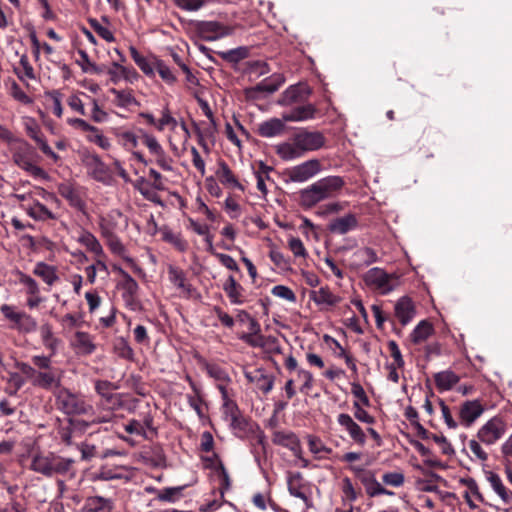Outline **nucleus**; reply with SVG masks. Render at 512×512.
Returning a JSON list of instances; mask_svg holds the SVG:
<instances>
[{
    "label": "nucleus",
    "instance_id": "63",
    "mask_svg": "<svg viewBox=\"0 0 512 512\" xmlns=\"http://www.w3.org/2000/svg\"><path fill=\"white\" fill-rule=\"evenodd\" d=\"M354 417L362 423L372 425L375 423V418L369 414L358 401L353 402Z\"/></svg>",
    "mask_w": 512,
    "mask_h": 512
},
{
    "label": "nucleus",
    "instance_id": "9",
    "mask_svg": "<svg viewBox=\"0 0 512 512\" xmlns=\"http://www.w3.org/2000/svg\"><path fill=\"white\" fill-rule=\"evenodd\" d=\"M14 275L17 277V283L25 288V293L28 296L26 302L27 307L30 309L37 308L43 302L37 281L21 270H15Z\"/></svg>",
    "mask_w": 512,
    "mask_h": 512
},
{
    "label": "nucleus",
    "instance_id": "8",
    "mask_svg": "<svg viewBox=\"0 0 512 512\" xmlns=\"http://www.w3.org/2000/svg\"><path fill=\"white\" fill-rule=\"evenodd\" d=\"M506 430L505 420L500 416H494L479 428L477 438L482 444L491 446L505 435Z\"/></svg>",
    "mask_w": 512,
    "mask_h": 512
},
{
    "label": "nucleus",
    "instance_id": "61",
    "mask_svg": "<svg viewBox=\"0 0 512 512\" xmlns=\"http://www.w3.org/2000/svg\"><path fill=\"white\" fill-rule=\"evenodd\" d=\"M89 23L93 30L105 41L111 43L115 41L113 32L108 26L100 24L96 19L89 20Z\"/></svg>",
    "mask_w": 512,
    "mask_h": 512
},
{
    "label": "nucleus",
    "instance_id": "2",
    "mask_svg": "<svg viewBox=\"0 0 512 512\" xmlns=\"http://www.w3.org/2000/svg\"><path fill=\"white\" fill-rule=\"evenodd\" d=\"M325 136L320 131L300 129L292 137V142L280 143L276 146L278 156L285 161L303 156L308 151H316L325 145Z\"/></svg>",
    "mask_w": 512,
    "mask_h": 512
},
{
    "label": "nucleus",
    "instance_id": "60",
    "mask_svg": "<svg viewBox=\"0 0 512 512\" xmlns=\"http://www.w3.org/2000/svg\"><path fill=\"white\" fill-rule=\"evenodd\" d=\"M247 49L245 47H238L227 51L219 52V56L229 62H238L247 56Z\"/></svg>",
    "mask_w": 512,
    "mask_h": 512
},
{
    "label": "nucleus",
    "instance_id": "11",
    "mask_svg": "<svg viewBox=\"0 0 512 512\" xmlns=\"http://www.w3.org/2000/svg\"><path fill=\"white\" fill-rule=\"evenodd\" d=\"M25 130L27 135L36 142L44 155L52 159L54 163H58L60 161V156L51 149L40 126L34 119H28L25 123Z\"/></svg>",
    "mask_w": 512,
    "mask_h": 512
},
{
    "label": "nucleus",
    "instance_id": "29",
    "mask_svg": "<svg viewBox=\"0 0 512 512\" xmlns=\"http://www.w3.org/2000/svg\"><path fill=\"white\" fill-rule=\"evenodd\" d=\"M285 122L283 118H271L258 125L257 133L264 138L279 136L285 131Z\"/></svg>",
    "mask_w": 512,
    "mask_h": 512
},
{
    "label": "nucleus",
    "instance_id": "54",
    "mask_svg": "<svg viewBox=\"0 0 512 512\" xmlns=\"http://www.w3.org/2000/svg\"><path fill=\"white\" fill-rule=\"evenodd\" d=\"M129 51L132 59L144 74L148 76L154 74V69L146 57L141 55L134 46H130Z\"/></svg>",
    "mask_w": 512,
    "mask_h": 512
},
{
    "label": "nucleus",
    "instance_id": "50",
    "mask_svg": "<svg viewBox=\"0 0 512 512\" xmlns=\"http://www.w3.org/2000/svg\"><path fill=\"white\" fill-rule=\"evenodd\" d=\"M186 380L189 382L191 389L195 393L194 395H190V394L187 395L188 404L198 414V416L201 417L202 416V408H201L202 399L200 397V391H199L196 383L192 380V378L189 375L186 376Z\"/></svg>",
    "mask_w": 512,
    "mask_h": 512
},
{
    "label": "nucleus",
    "instance_id": "59",
    "mask_svg": "<svg viewBox=\"0 0 512 512\" xmlns=\"http://www.w3.org/2000/svg\"><path fill=\"white\" fill-rule=\"evenodd\" d=\"M226 406L229 408V420H230V426L233 429H244L245 426V420L241 417L238 408L234 403H228L226 402Z\"/></svg>",
    "mask_w": 512,
    "mask_h": 512
},
{
    "label": "nucleus",
    "instance_id": "12",
    "mask_svg": "<svg viewBox=\"0 0 512 512\" xmlns=\"http://www.w3.org/2000/svg\"><path fill=\"white\" fill-rule=\"evenodd\" d=\"M365 281L374 286L381 294H388L395 288L396 279L380 268H371L365 275Z\"/></svg>",
    "mask_w": 512,
    "mask_h": 512
},
{
    "label": "nucleus",
    "instance_id": "4",
    "mask_svg": "<svg viewBox=\"0 0 512 512\" xmlns=\"http://www.w3.org/2000/svg\"><path fill=\"white\" fill-rule=\"evenodd\" d=\"M15 146L11 148L12 160L16 166L35 178L48 179V173L36 164L37 154L34 148L25 140L15 138Z\"/></svg>",
    "mask_w": 512,
    "mask_h": 512
},
{
    "label": "nucleus",
    "instance_id": "37",
    "mask_svg": "<svg viewBox=\"0 0 512 512\" xmlns=\"http://www.w3.org/2000/svg\"><path fill=\"white\" fill-rule=\"evenodd\" d=\"M459 376L452 370H445L434 375V381L439 391H448L459 382Z\"/></svg>",
    "mask_w": 512,
    "mask_h": 512
},
{
    "label": "nucleus",
    "instance_id": "10",
    "mask_svg": "<svg viewBox=\"0 0 512 512\" xmlns=\"http://www.w3.org/2000/svg\"><path fill=\"white\" fill-rule=\"evenodd\" d=\"M57 192L68 204L81 213H86V202L80 188L72 182H61L57 186Z\"/></svg>",
    "mask_w": 512,
    "mask_h": 512
},
{
    "label": "nucleus",
    "instance_id": "53",
    "mask_svg": "<svg viewBox=\"0 0 512 512\" xmlns=\"http://www.w3.org/2000/svg\"><path fill=\"white\" fill-rule=\"evenodd\" d=\"M45 98L51 101V111L52 113L61 118L63 115V107H62V93L59 90H50L44 93Z\"/></svg>",
    "mask_w": 512,
    "mask_h": 512
},
{
    "label": "nucleus",
    "instance_id": "14",
    "mask_svg": "<svg viewBox=\"0 0 512 512\" xmlns=\"http://www.w3.org/2000/svg\"><path fill=\"white\" fill-rule=\"evenodd\" d=\"M320 162L317 159L305 161L287 170V176L292 182H305L319 173Z\"/></svg>",
    "mask_w": 512,
    "mask_h": 512
},
{
    "label": "nucleus",
    "instance_id": "5",
    "mask_svg": "<svg viewBox=\"0 0 512 512\" xmlns=\"http://www.w3.org/2000/svg\"><path fill=\"white\" fill-rule=\"evenodd\" d=\"M56 405L67 415H89L93 406L82 395L71 392L68 388L60 387L55 393Z\"/></svg>",
    "mask_w": 512,
    "mask_h": 512
},
{
    "label": "nucleus",
    "instance_id": "35",
    "mask_svg": "<svg viewBox=\"0 0 512 512\" xmlns=\"http://www.w3.org/2000/svg\"><path fill=\"white\" fill-rule=\"evenodd\" d=\"M299 196L300 204L305 208H311L326 199L315 183L301 190Z\"/></svg>",
    "mask_w": 512,
    "mask_h": 512
},
{
    "label": "nucleus",
    "instance_id": "25",
    "mask_svg": "<svg viewBox=\"0 0 512 512\" xmlns=\"http://www.w3.org/2000/svg\"><path fill=\"white\" fill-rule=\"evenodd\" d=\"M317 112L315 105L308 103L293 107L289 112L283 114V120L286 122H301L313 119Z\"/></svg>",
    "mask_w": 512,
    "mask_h": 512
},
{
    "label": "nucleus",
    "instance_id": "33",
    "mask_svg": "<svg viewBox=\"0 0 512 512\" xmlns=\"http://www.w3.org/2000/svg\"><path fill=\"white\" fill-rule=\"evenodd\" d=\"M32 273L41 278L48 286L54 285L59 280L56 267L45 262H37Z\"/></svg>",
    "mask_w": 512,
    "mask_h": 512
},
{
    "label": "nucleus",
    "instance_id": "46",
    "mask_svg": "<svg viewBox=\"0 0 512 512\" xmlns=\"http://www.w3.org/2000/svg\"><path fill=\"white\" fill-rule=\"evenodd\" d=\"M189 227L198 235L204 236L205 243L207 245V251L213 253V235L210 233V228L206 224H201L194 219H189Z\"/></svg>",
    "mask_w": 512,
    "mask_h": 512
},
{
    "label": "nucleus",
    "instance_id": "43",
    "mask_svg": "<svg viewBox=\"0 0 512 512\" xmlns=\"http://www.w3.org/2000/svg\"><path fill=\"white\" fill-rule=\"evenodd\" d=\"M434 329L432 324L427 320L420 321L410 334L411 341L419 344L429 338Z\"/></svg>",
    "mask_w": 512,
    "mask_h": 512
},
{
    "label": "nucleus",
    "instance_id": "32",
    "mask_svg": "<svg viewBox=\"0 0 512 512\" xmlns=\"http://www.w3.org/2000/svg\"><path fill=\"white\" fill-rule=\"evenodd\" d=\"M78 243L83 245L96 257H105L103 247L96 236L88 230L83 229L77 238Z\"/></svg>",
    "mask_w": 512,
    "mask_h": 512
},
{
    "label": "nucleus",
    "instance_id": "20",
    "mask_svg": "<svg viewBox=\"0 0 512 512\" xmlns=\"http://www.w3.org/2000/svg\"><path fill=\"white\" fill-rule=\"evenodd\" d=\"M484 412L479 400H467L459 408V419L465 427L471 426Z\"/></svg>",
    "mask_w": 512,
    "mask_h": 512
},
{
    "label": "nucleus",
    "instance_id": "47",
    "mask_svg": "<svg viewBox=\"0 0 512 512\" xmlns=\"http://www.w3.org/2000/svg\"><path fill=\"white\" fill-rule=\"evenodd\" d=\"M14 72L21 81H25L26 79L34 80L36 78L34 68L30 64L26 54L20 57L19 67H15Z\"/></svg>",
    "mask_w": 512,
    "mask_h": 512
},
{
    "label": "nucleus",
    "instance_id": "62",
    "mask_svg": "<svg viewBox=\"0 0 512 512\" xmlns=\"http://www.w3.org/2000/svg\"><path fill=\"white\" fill-rule=\"evenodd\" d=\"M141 133V139L143 143L146 145V147L149 149L150 153L153 155L161 154L162 146L157 141L156 137H154L151 134H148L147 132L140 130Z\"/></svg>",
    "mask_w": 512,
    "mask_h": 512
},
{
    "label": "nucleus",
    "instance_id": "21",
    "mask_svg": "<svg viewBox=\"0 0 512 512\" xmlns=\"http://www.w3.org/2000/svg\"><path fill=\"white\" fill-rule=\"evenodd\" d=\"M394 314L403 326L409 324L416 314L412 299L408 296L399 298L394 306Z\"/></svg>",
    "mask_w": 512,
    "mask_h": 512
},
{
    "label": "nucleus",
    "instance_id": "22",
    "mask_svg": "<svg viewBox=\"0 0 512 512\" xmlns=\"http://www.w3.org/2000/svg\"><path fill=\"white\" fill-rule=\"evenodd\" d=\"M309 296L310 299L320 307V310H327L341 301V298L332 293L328 287H321L318 290H313L310 292Z\"/></svg>",
    "mask_w": 512,
    "mask_h": 512
},
{
    "label": "nucleus",
    "instance_id": "57",
    "mask_svg": "<svg viewBox=\"0 0 512 512\" xmlns=\"http://www.w3.org/2000/svg\"><path fill=\"white\" fill-rule=\"evenodd\" d=\"M95 130V132L87 131V141L98 145L100 148L104 150H108L111 147L110 140L103 135V133L98 127L95 126Z\"/></svg>",
    "mask_w": 512,
    "mask_h": 512
},
{
    "label": "nucleus",
    "instance_id": "26",
    "mask_svg": "<svg viewBox=\"0 0 512 512\" xmlns=\"http://www.w3.org/2000/svg\"><path fill=\"white\" fill-rule=\"evenodd\" d=\"M357 226L358 220L356 216L352 213H348L342 217L333 219L328 225V230L331 233L343 235L356 229Z\"/></svg>",
    "mask_w": 512,
    "mask_h": 512
},
{
    "label": "nucleus",
    "instance_id": "1",
    "mask_svg": "<svg viewBox=\"0 0 512 512\" xmlns=\"http://www.w3.org/2000/svg\"><path fill=\"white\" fill-rule=\"evenodd\" d=\"M52 357L33 355L31 364L16 362L15 366L33 387L53 391L61 387L63 371L52 366Z\"/></svg>",
    "mask_w": 512,
    "mask_h": 512
},
{
    "label": "nucleus",
    "instance_id": "28",
    "mask_svg": "<svg viewBox=\"0 0 512 512\" xmlns=\"http://www.w3.org/2000/svg\"><path fill=\"white\" fill-rule=\"evenodd\" d=\"M345 182L340 176H328L315 182L326 199L333 197L344 186Z\"/></svg>",
    "mask_w": 512,
    "mask_h": 512
},
{
    "label": "nucleus",
    "instance_id": "51",
    "mask_svg": "<svg viewBox=\"0 0 512 512\" xmlns=\"http://www.w3.org/2000/svg\"><path fill=\"white\" fill-rule=\"evenodd\" d=\"M185 487L186 485L163 488L157 491L156 498L162 502H175L181 497Z\"/></svg>",
    "mask_w": 512,
    "mask_h": 512
},
{
    "label": "nucleus",
    "instance_id": "24",
    "mask_svg": "<svg viewBox=\"0 0 512 512\" xmlns=\"http://www.w3.org/2000/svg\"><path fill=\"white\" fill-rule=\"evenodd\" d=\"M85 165L89 170V174L99 182H107L109 179L108 167L97 154L87 156Z\"/></svg>",
    "mask_w": 512,
    "mask_h": 512
},
{
    "label": "nucleus",
    "instance_id": "36",
    "mask_svg": "<svg viewBox=\"0 0 512 512\" xmlns=\"http://www.w3.org/2000/svg\"><path fill=\"white\" fill-rule=\"evenodd\" d=\"M113 508L112 501L101 496H91L85 500L83 512H110Z\"/></svg>",
    "mask_w": 512,
    "mask_h": 512
},
{
    "label": "nucleus",
    "instance_id": "13",
    "mask_svg": "<svg viewBox=\"0 0 512 512\" xmlns=\"http://www.w3.org/2000/svg\"><path fill=\"white\" fill-rule=\"evenodd\" d=\"M195 27L199 37L205 41H215L232 32L231 28L217 21H200Z\"/></svg>",
    "mask_w": 512,
    "mask_h": 512
},
{
    "label": "nucleus",
    "instance_id": "7",
    "mask_svg": "<svg viewBox=\"0 0 512 512\" xmlns=\"http://www.w3.org/2000/svg\"><path fill=\"white\" fill-rule=\"evenodd\" d=\"M248 332H242L237 335V338L252 348H265L270 346L271 349L277 353L280 352L281 348L277 338L274 336H264L261 333L260 323L253 318L248 323Z\"/></svg>",
    "mask_w": 512,
    "mask_h": 512
},
{
    "label": "nucleus",
    "instance_id": "6",
    "mask_svg": "<svg viewBox=\"0 0 512 512\" xmlns=\"http://www.w3.org/2000/svg\"><path fill=\"white\" fill-rule=\"evenodd\" d=\"M0 312L4 319L10 323V327L19 333L29 334L37 329L36 319L25 311L17 310L13 305L2 304Z\"/></svg>",
    "mask_w": 512,
    "mask_h": 512
},
{
    "label": "nucleus",
    "instance_id": "19",
    "mask_svg": "<svg viewBox=\"0 0 512 512\" xmlns=\"http://www.w3.org/2000/svg\"><path fill=\"white\" fill-rule=\"evenodd\" d=\"M121 222H124V225L127 226V218L118 209H113L106 215L99 217L98 225L101 236L115 234Z\"/></svg>",
    "mask_w": 512,
    "mask_h": 512
},
{
    "label": "nucleus",
    "instance_id": "27",
    "mask_svg": "<svg viewBox=\"0 0 512 512\" xmlns=\"http://www.w3.org/2000/svg\"><path fill=\"white\" fill-rule=\"evenodd\" d=\"M216 176L221 184L228 188H235L242 192H244V186L239 182L237 177L234 175L228 164L220 160L218 162V169L216 171Z\"/></svg>",
    "mask_w": 512,
    "mask_h": 512
},
{
    "label": "nucleus",
    "instance_id": "58",
    "mask_svg": "<svg viewBox=\"0 0 512 512\" xmlns=\"http://www.w3.org/2000/svg\"><path fill=\"white\" fill-rule=\"evenodd\" d=\"M354 255L361 262V264L366 266H369L378 260L377 253L370 247L360 248L355 252Z\"/></svg>",
    "mask_w": 512,
    "mask_h": 512
},
{
    "label": "nucleus",
    "instance_id": "17",
    "mask_svg": "<svg viewBox=\"0 0 512 512\" xmlns=\"http://www.w3.org/2000/svg\"><path fill=\"white\" fill-rule=\"evenodd\" d=\"M168 279L178 290H180V294L183 297L192 298L197 294L196 288L187 280L186 273L181 268L169 265Z\"/></svg>",
    "mask_w": 512,
    "mask_h": 512
},
{
    "label": "nucleus",
    "instance_id": "16",
    "mask_svg": "<svg viewBox=\"0 0 512 512\" xmlns=\"http://www.w3.org/2000/svg\"><path fill=\"white\" fill-rule=\"evenodd\" d=\"M306 484L300 472H289L287 474V489L291 496L299 498L303 501L305 509L313 508L311 498L306 494Z\"/></svg>",
    "mask_w": 512,
    "mask_h": 512
},
{
    "label": "nucleus",
    "instance_id": "41",
    "mask_svg": "<svg viewBox=\"0 0 512 512\" xmlns=\"http://www.w3.org/2000/svg\"><path fill=\"white\" fill-rule=\"evenodd\" d=\"M359 480L362 483V485L365 488L366 494L373 498L376 496H380V492H383L382 485L378 482L375 475L368 471L367 473H364L359 476Z\"/></svg>",
    "mask_w": 512,
    "mask_h": 512
},
{
    "label": "nucleus",
    "instance_id": "38",
    "mask_svg": "<svg viewBox=\"0 0 512 512\" xmlns=\"http://www.w3.org/2000/svg\"><path fill=\"white\" fill-rule=\"evenodd\" d=\"M40 336L44 347L50 351L49 356H55L60 341L54 336L52 326L49 323L41 325Z\"/></svg>",
    "mask_w": 512,
    "mask_h": 512
},
{
    "label": "nucleus",
    "instance_id": "39",
    "mask_svg": "<svg viewBox=\"0 0 512 512\" xmlns=\"http://www.w3.org/2000/svg\"><path fill=\"white\" fill-rule=\"evenodd\" d=\"M74 346L77 349L78 353L83 355H90L96 349V346L93 342L91 335L82 331H78L75 333Z\"/></svg>",
    "mask_w": 512,
    "mask_h": 512
},
{
    "label": "nucleus",
    "instance_id": "34",
    "mask_svg": "<svg viewBox=\"0 0 512 512\" xmlns=\"http://www.w3.org/2000/svg\"><path fill=\"white\" fill-rule=\"evenodd\" d=\"M273 443L290 449L295 453V455H297V453L300 451L299 439L293 432H274Z\"/></svg>",
    "mask_w": 512,
    "mask_h": 512
},
{
    "label": "nucleus",
    "instance_id": "52",
    "mask_svg": "<svg viewBox=\"0 0 512 512\" xmlns=\"http://www.w3.org/2000/svg\"><path fill=\"white\" fill-rule=\"evenodd\" d=\"M115 389L113 383L107 380H97L95 382V391L102 397L106 403H111L116 395L112 393Z\"/></svg>",
    "mask_w": 512,
    "mask_h": 512
},
{
    "label": "nucleus",
    "instance_id": "49",
    "mask_svg": "<svg viewBox=\"0 0 512 512\" xmlns=\"http://www.w3.org/2000/svg\"><path fill=\"white\" fill-rule=\"evenodd\" d=\"M204 368H205V371L207 372V374L211 378L215 379L216 381L226 383V384L231 382V378L229 377L226 370L223 369L222 367H220L219 365L214 364V363L205 362Z\"/></svg>",
    "mask_w": 512,
    "mask_h": 512
},
{
    "label": "nucleus",
    "instance_id": "44",
    "mask_svg": "<svg viewBox=\"0 0 512 512\" xmlns=\"http://www.w3.org/2000/svg\"><path fill=\"white\" fill-rule=\"evenodd\" d=\"M106 242V245L109 247L110 251L113 254H116L123 259H125L129 263H134L133 259L125 256L126 248L120 238L115 234L102 236Z\"/></svg>",
    "mask_w": 512,
    "mask_h": 512
},
{
    "label": "nucleus",
    "instance_id": "40",
    "mask_svg": "<svg viewBox=\"0 0 512 512\" xmlns=\"http://www.w3.org/2000/svg\"><path fill=\"white\" fill-rule=\"evenodd\" d=\"M109 92L114 95L115 99L113 102L117 107L129 108L133 105H139V102L134 97L131 89L119 90L111 88Z\"/></svg>",
    "mask_w": 512,
    "mask_h": 512
},
{
    "label": "nucleus",
    "instance_id": "31",
    "mask_svg": "<svg viewBox=\"0 0 512 512\" xmlns=\"http://www.w3.org/2000/svg\"><path fill=\"white\" fill-rule=\"evenodd\" d=\"M223 290L233 305H241L245 302L243 295V287L235 280L233 276H229L223 284Z\"/></svg>",
    "mask_w": 512,
    "mask_h": 512
},
{
    "label": "nucleus",
    "instance_id": "45",
    "mask_svg": "<svg viewBox=\"0 0 512 512\" xmlns=\"http://www.w3.org/2000/svg\"><path fill=\"white\" fill-rule=\"evenodd\" d=\"M487 480L490 483L492 489L497 495L504 501L509 502L512 499V495L508 493L506 487L502 483L500 476L494 472L487 473Z\"/></svg>",
    "mask_w": 512,
    "mask_h": 512
},
{
    "label": "nucleus",
    "instance_id": "23",
    "mask_svg": "<svg viewBox=\"0 0 512 512\" xmlns=\"http://www.w3.org/2000/svg\"><path fill=\"white\" fill-rule=\"evenodd\" d=\"M114 270L117 271L123 278L120 287L123 290L122 297L128 304H132L138 294L139 285L136 280L128 274L121 267H114Z\"/></svg>",
    "mask_w": 512,
    "mask_h": 512
},
{
    "label": "nucleus",
    "instance_id": "18",
    "mask_svg": "<svg viewBox=\"0 0 512 512\" xmlns=\"http://www.w3.org/2000/svg\"><path fill=\"white\" fill-rule=\"evenodd\" d=\"M337 423L357 445L364 446L366 444L365 432L349 414L340 413L337 416Z\"/></svg>",
    "mask_w": 512,
    "mask_h": 512
},
{
    "label": "nucleus",
    "instance_id": "3",
    "mask_svg": "<svg viewBox=\"0 0 512 512\" xmlns=\"http://www.w3.org/2000/svg\"><path fill=\"white\" fill-rule=\"evenodd\" d=\"M75 461L72 458H65L55 453L36 454L33 456L30 468L36 473L46 477L73 475V465Z\"/></svg>",
    "mask_w": 512,
    "mask_h": 512
},
{
    "label": "nucleus",
    "instance_id": "15",
    "mask_svg": "<svg viewBox=\"0 0 512 512\" xmlns=\"http://www.w3.org/2000/svg\"><path fill=\"white\" fill-rule=\"evenodd\" d=\"M244 376L249 383L253 384L264 394H268L274 387L275 377L268 373L266 369L259 367L252 370H245Z\"/></svg>",
    "mask_w": 512,
    "mask_h": 512
},
{
    "label": "nucleus",
    "instance_id": "55",
    "mask_svg": "<svg viewBox=\"0 0 512 512\" xmlns=\"http://www.w3.org/2000/svg\"><path fill=\"white\" fill-rule=\"evenodd\" d=\"M114 352L123 359L133 360L134 351L126 339L120 337L114 343Z\"/></svg>",
    "mask_w": 512,
    "mask_h": 512
},
{
    "label": "nucleus",
    "instance_id": "48",
    "mask_svg": "<svg viewBox=\"0 0 512 512\" xmlns=\"http://www.w3.org/2000/svg\"><path fill=\"white\" fill-rule=\"evenodd\" d=\"M273 170L272 167L266 165L264 162H259V168L257 171H255V176L257 179V189L261 192L263 197L265 198L268 189L266 186V180H270L269 173Z\"/></svg>",
    "mask_w": 512,
    "mask_h": 512
},
{
    "label": "nucleus",
    "instance_id": "30",
    "mask_svg": "<svg viewBox=\"0 0 512 512\" xmlns=\"http://www.w3.org/2000/svg\"><path fill=\"white\" fill-rule=\"evenodd\" d=\"M284 82L285 77L282 74L275 73L270 77L263 79L255 87L251 88L250 92L272 94L276 92Z\"/></svg>",
    "mask_w": 512,
    "mask_h": 512
},
{
    "label": "nucleus",
    "instance_id": "42",
    "mask_svg": "<svg viewBox=\"0 0 512 512\" xmlns=\"http://www.w3.org/2000/svg\"><path fill=\"white\" fill-rule=\"evenodd\" d=\"M26 212L36 221L55 220L57 218L52 211L38 201L26 208Z\"/></svg>",
    "mask_w": 512,
    "mask_h": 512
},
{
    "label": "nucleus",
    "instance_id": "64",
    "mask_svg": "<svg viewBox=\"0 0 512 512\" xmlns=\"http://www.w3.org/2000/svg\"><path fill=\"white\" fill-rule=\"evenodd\" d=\"M297 376L300 380L303 381L302 385L300 386V392L308 394L313 388L314 379L312 373L308 370L300 368L297 370Z\"/></svg>",
    "mask_w": 512,
    "mask_h": 512
},
{
    "label": "nucleus",
    "instance_id": "56",
    "mask_svg": "<svg viewBox=\"0 0 512 512\" xmlns=\"http://www.w3.org/2000/svg\"><path fill=\"white\" fill-rule=\"evenodd\" d=\"M116 419V415L112 410H105L103 413L96 415L90 423L84 421H75L72 423L73 426H83L84 428L88 427L90 424H103L110 423Z\"/></svg>",
    "mask_w": 512,
    "mask_h": 512
}]
</instances>
